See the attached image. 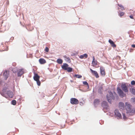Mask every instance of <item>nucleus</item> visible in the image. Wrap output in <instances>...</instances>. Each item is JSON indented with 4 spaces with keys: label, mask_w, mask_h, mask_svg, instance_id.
Returning a JSON list of instances; mask_svg holds the SVG:
<instances>
[{
    "label": "nucleus",
    "mask_w": 135,
    "mask_h": 135,
    "mask_svg": "<svg viewBox=\"0 0 135 135\" xmlns=\"http://www.w3.org/2000/svg\"><path fill=\"white\" fill-rule=\"evenodd\" d=\"M125 104V107L127 113H135V109L133 108L132 109L131 108V106L128 102L126 103Z\"/></svg>",
    "instance_id": "obj_1"
},
{
    "label": "nucleus",
    "mask_w": 135,
    "mask_h": 135,
    "mask_svg": "<svg viewBox=\"0 0 135 135\" xmlns=\"http://www.w3.org/2000/svg\"><path fill=\"white\" fill-rule=\"evenodd\" d=\"M73 55H75V54H74Z\"/></svg>",
    "instance_id": "obj_39"
},
{
    "label": "nucleus",
    "mask_w": 135,
    "mask_h": 135,
    "mask_svg": "<svg viewBox=\"0 0 135 135\" xmlns=\"http://www.w3.org/2000/svg\"><path fill=\"white\" fill-rule=\"evenodd\" d=\"M129 17L130 18H131V19H133L134 18L133 17V16H132V15L130 16H129Z\"/></svg>",
    "instance_id": "obj_34"
},
{
    "label": "nucleus",
    "mask_w": 135,
    "mask_h": 135,
    "mask_svg": "<svg viewBox=\"0 0 135 135\" xmlns=\"http://www.w3.org/2000/svg\"><path fill=\"white\" fill-rule=\"evenodd\" d=\"M39 62L40 64H44L46 62V60L43 59L41 58L39 60Z\"/></svg>",
    "instance_id": "obj_17"
},
{
    "label": "nucleus",
    "mask_w": 135,
    "mask_h": 135,
    "mask_svg": "<svg viewBox=\"0 0 135 135\" xmlns=\"http://www.w3.org/2000/svg\"><path fill=\"white\" fill-rule=\"evenodd\" d=\"M70 102L72 104H77L78 103V101L77 99L74 98H71Z\"/></svg>",
    "instance_id": "obj_6"
},
{
    "label": "nucleus",
    "mask_w": 135,
    "mask_h": 135,
    "mask_svg": "<svg viewBox=\"0 0 135 135\" xmlns=\"http://www.w3.org/2000/svg\"><path fill=\"white\" fill-rule=\"evenodd\" d=\"M90 70L91 71L92 74L94 75L96 78H98L99 77L98 74L96 71H94L91 69H90Z\"/></svg>",
    "instance_id": "obj_9"
},
{
    "label": "nucleus",
    "mask_w": 135,
    "mask_h": 135,
    "mask_svg": "<svg viewBox=\"0 0 135 135\" xmlns=\"http://www.w3.org/2000/svg\"><path fill=\"white\" fill-rule=\"evenodd\" d=\"M118 93L119 95L122 97H123L126 94L124 93L123 91L120 89V87H118L117 89Z\"/></svg>",
    "instance_id": "obj_5"
},
{
    "label": "nucleus",
    "mask_w": 135,
    "mask_h": 135,
    "mask_svg": "<svg viewBox=\"0 0 135 135\" xmlns=\"http://www.w3.org/2000/svg\"><path fill=\"white\" fill-rule=\"evenodd\" d=\"M122 115L123 116V119L125 120L126 119V116L124 114H122Z\"/></svg>",
    "instance_id": "obj_31"
},
{
    "label": "nucleus",
    "mask_w": 135,
    "mask_h": 135,
    "mask_svg": "<svg viewBox=\"0 0 135 135\" xmlns=\"http://www.w3.org/2000/svg\"><path fill=\"white\" fill-rule=\"evenodd\" d=\"M25 73L24 70L23 69H18L17 71V76L21 77L22 75Z\"/></svg>",
    "instance_id": "obj_7"
},
{
    "label": "nucleus",
    "mask_w": 135,
    "mask_h": 135,
    "mask_svg": "<svg viewBox=\"0 0 135 135\" xmlns=\"http://www.w3.org/2000/svg\"><path fill=\"white\" fill-rule=\"evenodd\" d=\"M131 99L133 102L135 103V97L132 98Z\"/></svg>",
    "instance_id": "obj_32"
},
{
    "label": "nucleus",
    "mask_w": 135,
    "mask_h": 135,
    "mask_svg": "<svg viewBox=\"0 0 135 135\" xmlns=\"http://www.w3.org/2000/svg\"><path fill=\"white\" fill-rule=\"evenodd\" d=\"M131 84L132 85H134L135 84V81L134 80H132L131 81Z\"/></svg>",
    "instance_id": "obj_30"
},
{
    "label": "nucleus",
    "mask_w": 135,
    "mask_h": 135,
    "mask_svg": "<svg viewBox=\"0 0 135 135\" xmlns=\"http://www.w3.org/2000/svg\"><path fill=\"white\" fill-rule=\"evenodd\" d=\"M47 52H48V51H46Z\"/></svg>",
    "instance_id": "obj_38"
},
{
    "label": "nucleus",
    "mask_w": 135,
    "mask_h": 135,
    "mask_svg": "<svg viewBox=\"0 0 135 135\" xmlns=\"http://www.w3.org/2000/svg\"><path fill=\"white\" fill-rule=\"evenodd\" d=\"M121 88L122 90L125 93H127L128 91V86L126 84H122L121 85Z\"/></svg>",
    "instance_id": "obj_4"
},
{
    "label": "nucleus",
    "mask_w": 135,
    "mask_h": 135,
    "mask_svg": "<svg viewBox=\"0 0 135 135\" xmlns=\"http://www.w3.org/2000/svg\"><path fill=\"white\" fill-rule=\"evenodd\" d=\"M98 64L97 61L95 60L94 57L93 56V60L92 63V66L93 67H95Z\"/></svg>",
    "instance_id": "obj_10"
},
{
    "label": "nucleus",
    "mask_w": 135,
    "mask_h": 135,
    "mask_svg": "<svg viewBox=\"0 0 135 135\" xmlns=\"http://www.w3.org/2000/svg\"><path fill=\"white\" fill-rule=\"evenodd\" d=\"M62 60L60 59H58L57 60V63L60 64H62Z\"/></svg>",
    "instance_id": "obj_22"
},
{
    "label": "nucleus",
    "mask_w": 135,
    "mask_h": 135,
    "mask_svg": "<svg viewBox=\"0 0 135 135\" xmlns=\"http://www.w3.org/2000/svg\"><path fill=\"white\" fill-rule=\"evenodd\" d=\"M9 72L8 71H6L4 72L3 73V76L5 80H7L8 77Z\"/></svg>",
    "instance_id": "obj_12"
},
{
    "label": "nucleus",
    "mask_w": 135,
    "mask_h": 135,
    "mask_svg": "<svg viewBox=\"0 0 135 135\" xmlns=\"http://www.w3.org/2000/svg\"><path fill=\"white\" fill-rule=\"evenodd\" d=\"M49 49L48 47H46L45 48V51H49Z\"/></svg>",
    "instance_id": "obj_33"
},
{
    "label": "nucleus",
    "mask_w": 135,
    "mask_h": 135,
    "mask_svg": "<svg viewBox=\"0 0 135 135\" xmlns=\"http://www.w3.org/2000/svg\"><path fill=\"white\" fill-rule=\"evenodd\" d=\"M124 13L122 12H120L119 14V15L120 17H122L124 15Z\"/></svg>",
    "instance_id": "obj_27"
},
{
    "label": "nucleus",
    "mask_w": 135,
    "mask_h": 135,
    "mask_svg": "<svg viewBox=\"0 0 135 135\" xmlns=\"http://www.w3.org/2000/svg\"><path fill=\"white\" fill-rule=\"evenodd\" d=\"M15 69H16V68H15L14 69H13V70H13V72H14V73H15V72H14V70H15Z\"/></svg>",
    "instance_id": "obj_37"
},
{
    "label": "nucleus",
    "mask_w": 135,
    "mask_h": 135,
    "mask_svg": "<svg viewBox=\"0 0 135 135\" xmlns=\"http://www.w3.org/2000/svg\"><path fill=\"white\" fill-rule=\"evenodd\" d=\"M119 107L121 109H123L124 108V104L122 102H120L119 103Z\"/></svg>",
    "instance_id": "obj_16"
},
{
    "label": "nucleus",
    "mask_w": 135,
    "mask_h": 135,
    "mask_svg": "<svg viewBox=\"0 0 135 135\" xmlns=\"http://www.w3.org/2000/svg\"><path fill=\"white\" fill-rule=\"evenodd\" d=\"M83 83L84 85H87L88 87H89V85L87 82L86 81H84L83 82Z\"/></svg>",
    "instance_id": "obj_28"
},
{
    "label": "nucleus",
    "mask_w": 135,
    "mask_h": 135,
    "mask_svg": "<svg viewBox=\"0 0 135 135\" xmlns=\"http://www.w3.org/2000/svg\"><path fill=\"white\" fill-rule=\"evenodd\" d=\"M107 103L105 101H103L102 103V106L104 107L105 106H107Z\"/></svg>",
    "instance_id": "obj_21"
},
{
    "label": "nucleus",
    "mask_w": 135,
    "mask_h": 135,
    "mask_svg": "<svg viewBox=\"0 0 135 135\" xmlns=\"http://www.w3.org/2000/svg\"><path fill=\"white\" fill-rule=\"evenodd\" d=\"M131 46L133 48L135 47V45L133 44L131 45Z\"/></svg>",
    "instance_id": "obj_35"
},
{
    "label": "nucleus",
    "mask_w": 135,
    "mask_h": 135,
    "mask_svg": "<svg viewBox=\"0 0 135 135\" xmlns=\"http://www.w3.org/2000/svg\"><path fill=\"white\" fill-rule=\"evenodd\" d=\"M66 70L68 72H70L72 71L73 69L71 68L68 67Z\"/></svg>",
    "instance_id": "obj_23"
},
{
    "label": "nucleus",
    "mask_w": 135,
    "mask_h": 135,
    "mask_svg": "<svg viewBox=\"0 0 135 135\" xmlns=\"http://www.w3.org/2000/svg\"><path fill=\"white\" fill-rule=\"evenodd\" d=\"M75 76L78 78H81L82 77L81 75L78 74H75Z\"/></svg>",
    "instance_id": "obj_25"
},
{
    "label": "nucleus",
    "mask_w": 135,
    "mask_h": 135,
    "mask_svg": "<svg viewBox=\"0 0 135 135\" xmlns=\"http://www.w3.org/2000/svg\"><path fill=\"white\" fill-rule=\"evenodd\" d=\"M100 102V100L99 99H96L94 100V104L95 105L98 104Z\"/></svg>",
    "instance_id": "obj_19"
},
{
    "label": "nucleus",
    "mask_w": 135,
    "mask_h": 135,
    "mask_svg": "<svg viewBox=\"0 0 135 135\" xmlns=\"http://www.w3.org/2000/svg\"><path fill=\"white\" fill-rule=\"evenodd\" d=\"M100 70L101 75L103 76H104L105 75V70L104 68L101 67H100Z\"/></svg>",
    "instance_id": "obj_11"
},
{
    "label": "nucleus",
    "mask_w": 135,
    "mask_h": 135,
    "mask_svg": "<svg viewBox=\"0 0 135 135\" xmlns=\"http://www.w3.org/2000/svg\"><path fill=\"white\" fill-rule=\"evenodd\" d=\"M64 57H65V58H66L67 59H68L69 60H70V59L69 58V57H66V56H64Z\"/></svg>",
    "instance_id": "obj_36"
},
{
    "label": "nucleus",
    "mask_w": 135,
    "mask_h": 135,
    "mask_svg": "<svg viewBox=\"0 0 135 135\" xmlns=\"http://www.w3.org/2000/svg\"><path fill=\"white\" fill-rule=\"evenodd\" d=\"M36 81L37 82V85L38 86H40L41 84V83H40V81L39 80H38V81Z\"/></svg>",
    "instance_id": "obj_29"
},
{
    "label": "nucleus",
    "mask_w": 135,
    "mask_h": 135,
    "mask_svg": "<svg viewBox=\"0 0 135 135\" xmlns=\"http://www.w3.org/2000/svg\"><path fill=\"white\" fill-rule=\"evenodd\" d=\"M130 91L131 93L135 95V89L134 88H130Z\"/></svg>",
    "instance_id": "obj_20"
},
{
    "label": "nucleus",
    "mask_w": 135,
    "mask_h": 135,
    "mask_svg": "<svg viewBox=\"0 0 135 135\" xmlns=\"http://www.w3.org/2000/svg\"><path fill=\"white\" fill-rule=\"evenodd\" d=\"M2 95L4 97L7 98L8 97L10 98H12L13 96V93L11 91H9L7 92L6 93H3Z\"/></svg>",
    "instance_id": "obj_3"
},
{
    "label": "nucleus",
    "mask_w": 135,
    "mask_h": 135,
    "mask_svg": "<svg viewBox=\"0 0 135 135\" xmlns=\"http://www.w3.org/2000/svg\"><path fill=\"white\" fill-rule=\"evenodd\" d=\"M118 5L121 8V9L122 10H124L125 9L124 8V7L122 5H121V4H118Z\"/></svg>",
    "instance_id": "obj_24"
},
{
    "label": "nucleus",
    "mask_w": 135,
    "mask_h": 135,
    "mask_svg": "<svg viewBox=\"0 0 135 135\" xmlns=\"http://www.w3.org/2000/svg\"><path fill=\"white\" fill-rule=\"evenodd\" d=\"M12 104L13 105H15L16 104V101L15 100H13L11 102Z\"/></svg>",
    "instance_id": "obj_26"
},
{
    "label": "nucleus",
    "mask_w": 135,
    "mask_h": 135,
    "mask_svg": "<svg viewBox=\"0 0 135 135\" xmlns=\"http://www.w3.org/2000/svg\"><path fill=\"white\" fill-rule=\"evenodd\" d=\"M107 98L108 102L111 103L112 100H114V97L113 94L111 92H109L107 95Z\"/></svg>",
    "instance_id": "obj_2"
},
{
    "label": "nucleus",
    "mask_w": 135,
    "mask_h": 135,
    "mask_svg": "<svg viewBox=\"0 0 135 135\" xmlns=\"http://www.w3.org/2000/svg\"><path fill=\"white\" fill-rule=\"evenodd\" d=\"M115 115L117 118L118 119H121L122 115L119 112L118 110H116L114 111Z\"/></svg>",
    "instance_id": "obj_8"
},
{
    "label": "nucleus",
    "mask_w": 135,
    "mask_h": 135,
    "mask_svg": "<svg viewBox=\"0 0 135 135\" xmlns=\"http://www.w3.org/2000/svg\"><path fill=\"white\" fill-rule=\"evenodd\" d=\"M88 57V55L86 54H85L82 55H81L79 56V57L81 59L83 58H86Z\"/></svg>",
    "instance_id": "obj_18"
},
{
    "label": "nucleus",
    "mask_w": 135,
    "mask_h": 135,
    "mask_svg": "<svg viewBox=\"0 0 135 135\" xmlns=\"http://www.w3.org/2000/svg\"><path fill=\"white\" fill-rule=\"evenodd\" d=\"M109 42L111 45V46L113 47H116V45L114 44V42L112 41L111 39H109Z\"/></svg>",
    "instance_id": "obj_15"
},
{
    "label": "nucleus",
    "mask_w": 135,
    "mask_h": 135,
    "mask_svg": "<svg viewBox=\"0 0 135 135\" xmlns=\"http://www.w3.org/2000/svg\"><path fill=\"white\" fill-rule=\"evenodd\" d=\"M33 79L35 81H37L39 80L40 76L37 74H35L33 76Z\"/></svg>",
    "instance_id": "obj_13"
},
{
    "label": "nucleus",
    "mask_w": 135,
    "mask_h": 135,
    "mask_svg": "<svg viewBox=\"0 0 135 135\" xmlns=\"http://www.w3.org/2000/svg\"><path fill=\"white\" fill-rule=\"evenodd\" d=\"M68 66L69 65L67 64L64 63L63 64V65L62 66V68L63 69L65 70H66Z\"/></svg>",
    "instance_id": "obj_14"
}]
</instances>
